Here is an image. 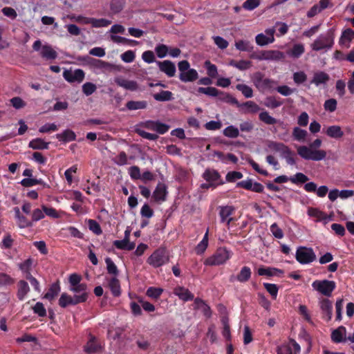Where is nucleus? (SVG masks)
Instances as JSON below:
<instances>
[{"mask_svg":"<svg viewBox=\"0 0 354 354\" xmlns=\"http://www.w3.org/2000/svg\"><path fill=\"white\" fill-rule=\"evenodd\" d=\"M153 210L147 203L144 204L140 209V214L144 218H150L153 216Z\"/></svg>","mask_w":354,"mask_h":354,"instance_id":"obj_58","label":"nucleus"},{"mask_svg":"<svg viewBox=\"0 0 354 354\" xmlns=\"http://www.w3.org/2000/svg\"><path fill=\"white\" fill-rule=\"evenodd\" d=\"M258 274L259 276H267V277H272L274 275H277V274L283 273V270H279L275 268H264L261 267L258 269Z\"/></svg>","mask_w":354,"mask_h":354,"instance_id":"obj_34","label":"nucleus"},{"mask_svg":"<svg viewBox=\"0 0 354 354\" xmlns=\"http://www.w3.org/2000/svg\"><path fill=\"white\" fill-rule=\"evenodd\" d=\"M223 133L228 138H236L239 136V131L238 128L230 125L223 131Z\"/></svg>","mask_w":354,"mask_h":354,"instance_id":"obj_46","label":"nucleus"},{"mask_svg":"<svg viewBox=\"0 0 354 354\" xmlns=\"http://www.w3.org/2000/svg\"><path fill=\"white\" fill-rule=\"evenodd\" d=\"M259 120L268 125H273L275 124H279L280 126H285L284 123L282 121L278 120L276 118L271 116L268 111H263L259 115Z\"/></svg>","mask_w":354,"mask_h":354,"instance_id":"obj_20","label":"nucleus"},{"mask_svg":"<svg viewBox=\"0 0 354 354\" xmlns=\"http://www.w3.org/2000/svg\"><path fill=\"white\" fill-rule=\"evenodd\" d=\"M337 100L334 98L327 100L324 104V109L329 112H334L337 109Z\"/></svg>","mask_w":354,"mask_h":354,"instance_id":"obj_57","label":"nucleus"},{"mask_svg":"<svg viewBox=\"0 0 354 354\" xmlns=\"http://www.w3.org/2000/svg\"><path fill=\"white\" fill-rule=\"evenodd\" d=\"M353 39L354 31L351 28H347L342 32L339 44L340 46L348 48L350 47V43Z\"/></svg>","mask_w":354,"mask_h":354,"instance_id":"obj_15","label":"nucleus"},{"mask_svg":"<svg viewBox=\"0 0 354 354\" xmlns=\"http://www.w3.org/2000/svg\"><path fill=\"white\" fill-rule=\"evenodd\" d=\"M260 5V0H246L243 3V8L247 10H253Z\"/></svg>","mask_w":354,"mask_h":354,"instance_id":"obj_60","label":"nucleus"},{"mask_svg":"<svg viewBox=\"0 0 354 354\" xmlns=\"http://www.w3.org/2000/svg\"><path fill=\"white\" fill-rule=\"evenodd\" d=\"M208 245V232L205 233L202 241L195 248V252L197 254H202Z\"/></svg>","mask_w":354,"mask_h":354,"instance_id":"obj_41","label":"nucleus"},{"mask_svg":"<svg viewBox=\"0 0 354 354\" xmlns=\"http://www.w3.org/2000/svg\"><path fill=\"white\" fill-rule=\"evenodd\" d=\"M17 298L19 300L23 301L30 291L28 283L24 280H20L17 283Z\"/></svg>","mask_w":354,"mask_h":354,"instance_id":"obj_25","label":"nucleus"},{"mask_svg":"<svg viewBox=\"0 0 354 354\" xmlns=\"http://www.w3.org/2000/svg\"><path fill=\"white\" fill-rule=\"evenodd\" d=\"M33 312L37 314L39 317H45L46 315V310L44 306L41 302H37L32 307Z\"/></svg>","mask_w":354,"mask_h":354,"instance_id":"obj_61","label":"nucleus"},{"mask_svg":"<svg viewBox=\"0 0 354 354\" xmlns=\"http://www.w3.org/2000/svg\"><path fill=\"white\" fill-rule=\"evenodd\" d=\"M101 349V346L97 343L95 337L91 336L90 339L84 346V351L88 354H94L99 352Z\"/></svg>","mask_w":354,"mask_h":354,"instance_id":"obj_22","label":"nucleus"},{"mask_svg":"<svg viewBox=\"0 0 354 354\" xmlns=\"http://www.w3.org/2000/svg\"><path fill=\"white\" fill-rule=\"evenodd\" d=\"M307 136V131L299 127H296L292 130V137L297 141L304 142Z\"/></svg>","mask_w":354,"mask_h":354,"instance_id":"obj_38","label":"nucleus"},{"mask_svg":"<svg viewBox=\"0 0 354 354\" xmlns=\"http://www.w3.org/2000/svg\"><path fill=\"white\" fill-rule=\"evenodd\" d=\"M292 183H305L308 180L307 176L303 173L298 172L294 176H292L289 179Z\"/></svg>","mask_w":354,"mask_h":354,"instance_id":"obj_50","label":"nucleus"},{"mask_svg":"<svg viewBox=\"0 0 354 354\" xmlns=\"http://www.w3.org/2000/svg\"><path fill=\"white\" fill-rule=\"evenodd\" d=\"M267 151L272 152H279L281 156L283 153L289 152V147L281 142L268 141L267 143Z\"/></svg>","mask_w":354,"mask_h":354,"instance_id":"obj_14","label":"nucleus"},{"mask_svg":"<svg viewBox=\"0 0 354 354\" xmlns=\"http://www.w3.org/2000/svg\"><path fill=\"white\" fill-rule=\"evenodd\" d=\"M174 293L177 295L179 299L185 301L194 299V295L188 289L182 286L176 287L174 290Z\"/></svg>","mask_w":354,"mask_h":354,"instance_id":"obj_19","label":"nucleus"},{"mask_svg":"<svg viewBox=\"0 0 354 354\" xmlns=\"http://www.w3.org/2000/svg\"><path fill=\"white\" fill-rule=\"evenodd\" d=\"M173 94L169 91H161L160 93L153 94V98L158 102H167L173 99Z\"/></svg>","mask_w":354,"mask_h":354,"instance_id":"obj_40","label":"nucleus"},{"mask_svg":"<svg viewBox=\"0 0 354 354\" xmlns=\"http://www.w3.org/2000/svg\"><path fill=\"white\" fill-rule=\"evenodd\" d=\"M70 291L76 293L75 295H82L84 297L83 303L86 302L88 298V286L85 283H80L78 285L69 288Z\"/></svg>","mask_w":354,"mask_h":354,"instance_id":"obj_17","label":"nucleus"},{"mask_svg":"<svg viewBox=\"0 0 354 354\" xmlns=\"http://www.w3.org/2000/svg\"><path fill=\"white\" fill-rule=\"evenodd\" d=\"M251 274V269L248 266H243L236 278L239 282L244 283L250 279Z\"/></svg>","mask_w":354,"mask_h":354,"instance_id":"obj_35","label":"nucleus"},{"mask_svg":"<svg viewBox=\"0 0 354 354\" xmlns=\"http://www.w3.org/2000/svg\"><path fill=\"white\" fill-rule=\"evenodd\" d=\"M88 228L91 231H92L96 235H100L102 233V230L100 224L93 219L88 220Z\"/></svg>","mask_w":354,"mask_h":354,"instance_id":"obj_48","label":"nucleus"},{"mask_svg":"<svg viewBox=\"0 0 354 354\" xmlns=\"http://www.w3.org/2000/svg\"><path fill=\"white\" fill-rule=\"evenodd\" d=\"M85 73L82 69H76L73 72L68 70H65L63 73L64 78L68 82H82L84 79Z\"/></svg>","mask_w":354,"mask_h":354,"instance_id":"obj_9","label":"nucleus"},{"mask_svg":"<svg viewBox=\"0 0 354 354\" xmlns=\"http://www.w3.org/2000/svg\"><path fill=\"white\" fill-rule=\"evenodd\" d=\"M267 60L280 61L284 59L285 55L283 52L277 50H267Z\"/></svg>","mask_w":354,"mask_h":354,"instance_id":"obj_36","label":"nucleus"},{"mask_svg":"<svg viewBox=\"0 0 354 354\" xmlns=\"http://www.w3.org/2000/svg\"><path fill=\"white\" fill-rule=\"evenodd\" d=\"M204 264L205 266H219L221 264V253L219 252V250H217L216 254L212 256L208 257L205 259Z\"/></svg>","mask_w":354,"mask_h":354,"instance_id":"obj_37","label":"nucleus"},{"mask_svg":"<svg viewBox=\"0 0 354 354\" xmlns=\"http://www.w3.org/2000/svg\"><path fill=\"white\" fill-rule=\"evenodd\" d=\"M28 147L32 149H48L49 147V142H45L41 138H35L30 141Z\"/></svg>","mask_w":354,"mask_h":354,"instance_id":"obj_30","label":"nucleus"},{"mask_svg":"<svg viewBox=\"0 0 354 354\" xmlns=\"http://www.w3.org/2000/svg\"><path fill=\"white\" fill-rule=\"evenodd\" d=\"M167 194V186L159 183L153 192L152 197L156 202L165 201Z\"/></svg>","mask_w":354,"mask_h":354,"instance_id":"obj_13","label":"nucleus"},{"mask_svg":"<svg viewBox=\"0 0 354 354\" xmlns=\"http://www.w3.org/2000/svg\"><path fill=\"white\" fill-rule=\"evenodd\" d=\"M125 3L120 0H111L110 8L113 13H119L124 8Z\"/></svg>","mask_w":354,"mask_h":354,"instance_id":"obj_47","label":"nucleus"},{"mask_svg":"<svg viewBox=\"0 0 354 354\" xmlns=\"http://www.w3.org/2000/svg\"><path fill=\"white\" fill-rule=\"evenodd\" d=\"M169 261V257L165 248H158L147 259V263L152 267L159 268Z\"/></svg>","mask_w":354,"mask_h":354,"instance_id":"obj_4","label":"nucleus"},{"mask_svg":"<svg viewBox=\"0 0 354 354\" xmlns=\"http://www.w3.org/2000/svg\"><path fill=\"white\" fill-rule=\"evenodd\" d=\"M17 225L20 228H26L32 227L33 223L32 221H29L25 216L22 215L17 220Z\"/></svg>","mask_w":354,"mask_h":354,"instance_id":"obj_64","label":"nucleus"},{"mask_svg":"<svg viewBox=\"0 0 354 354\" xmlns=\"http://www.w3.org/2000/svg\"><path fill=\"white\" fill-rule=\"evenodd\" d=\"M322 141L319 138L315 139L312 143L307 146H299L297 147V153L304 159L308 160L319 161L325 159L326 152L323 149H318L322 145Z\"/></svg>","mask_w":354,"mask_h":354,"instance_id":"obj_1","label":"nucleus"},{"mask_svg":"<svg viewBox=\"0 0 354 354\" xmlns=\"http://www.w3.org/2000/svg\"><path fill=\"white\" fill-rule=\"evenodd\" d=\"M84 297L82 295H74L73 297L63 292L59 299V305L62 308H66L68 306H75L83 303Z\"/></svg>","mask_w":354,"mask_h":354,"instance_id":"obj_7","label":"nucleus"},{"mask_svg":"<svg viewBox=\"0 0 354 354\" xmlns=\"http://www.w3.org/2000/svg\"><path fill=\"white\" fill-rule=\"evenodd\" d=\"M236 48L241 51L251 52L253 50V46L248 41L239 40L235 43Z\"/></svg>","mask_w":354,"mask_h":354,"instance_id":"obj_42","label":"nucleus"},{"mask_svg":"<svg viewBox=\"0 0 354 354\" xmlns=\"http://www.w3.org/2000/svg\"><path fill=\"white\" fill-rule=\"evenodd\" d=\"M96 89L95 84L91 82H86L82 85V91L86 96L92 95Z\"/></svg>","mask_w":354,"mask_h":354,"instance_id":"obj_53","label":"nucleus"},{"mask_svg":"<svg viewBox=\"0 0 354 354\" xmlns=\"http://www.w3.org/2000/svg\"><path fill=\"white\" fill-rule=\"evenodd\" d=\"M319 307L323 314V318L327 322L330 321L332 318L333 304L326 298L319 300Z\"/></svg>","mask_w":354,"mask_h":354,"instance_id":"obj_11","label":"nucleus"},{"mask_svg":"<svg viewBox=\"0 0 354 354\" xmlns=\"http://www.w3.org/2000/svg\"><path fill=\"white\" fill-rule=\"evenodd\" d=\"M56 138L64 142L75 140L76 135L74 131L71 129L64 130L62 133H57Z\"/></svg>","mask_w":354,"mask_h":354,"instance_id":"obj_31","label":"nucleus"},{"mask_svg":"<svg viewBox=\"0 0 354 354\" xmlns=\"http://www.w3.org/2000/svg\"><path fill=\"white\" fill-rule=\"evenodd\" d=\"M136 57V55L133 50H129L121 55V59L126 63L132 62Z\"/></svg>","mask_w":354,"mask_h":354,"instance_id":"obj_63","label":"nucleus"},{"mask_svg":"<svg viewBox=\"0 0 354 354\" xmlns=\"http://www.w3.org/2000/svg\"><path fill=\"white\" fill-rule=\"evenodd\" d=\"M41 57L46 60H53L57 57V52L50 45H44L40 51Z\"/></svg>","mask_w":354,"mask_h":354,"instance_id":"obj_21","label":"nucleus"},{"mask_svg":"<svg viewBox=\"0 0 354 354\" xmlns=\"http://www.w3.org/2000/svg\"><path fill=\"white\" fill-rule=\"evenodd\" d=\"M334 39L335 30L329 29L326 33L319 35L310 44V48L314 51H327L333 46Z\"/></svg>","mask_w":354,"mask_h":354,"instance_id":"obj_2","label":"nucleus"},{"mask_svg":"<svg viewBox=\"0 0 354 354\" xmlns=\"http://www.w3.org/2000/svg\"><path fill=\"white\" fill-rule=\"evenodd\" d=\"M312 287L315 290L322 295L330 297L331 296L333 291L335 289L336 284L335 281L327 279L316 280L313 282Z\"/></svg>","mask_w":354,"mask_h":354,"instance_id":"obj_5","label":"nucleus"},{"mask_svg":"<svg viewBox=\"0 0 354 354\" xmlns=\"http://www.w3.org/2000/svg\"><path fill=\"white\" fill-rule=\"evenodd\" d=\"M234 208L232 206L223 207V222L227 221V225L233 220L232 218L229 216L232 215Z\"/></svg>","mask_w":354,"mask_h":354,"instance_id":"obj_49","label":"nucleus"},{"mask_svg":"<svg viewBox=\"0 0 354 354\" xmlns=\"http://www.w3.org/2000/svg\"><path fill=\"white\" fill-rule=\"evenodd\" d=\"M199 93L207 95L209 96H216L218 93V91L214 87H199L198 88Z\"/></svg>","mask_w":354,"mask_h":354,"instance_id":"obj_56","label":"nucleus"},{"mask_svg":"<svg viewBox=\"0 0 354 354\" xmlns=\"http://www.w3.org/2000/svg\"><path fill=\"white\" fill-rule=\"evenodd\" d=\"M238 107L241 109L243 113H256L260 110L259 106L253 101H247L239 104Z\"/></svg>","mask_w":354,"mask_h":354,"instance_id":"obj_16","label":"nucleus"},{"mask_svg":"<svg viewBox=\"0 0 354 354\" xmlns=\"http://www.w3.org/2000/svg\"><path fill=\"white\" fill-rule=\"evenodd\" d=\"M41 208L44 212V214L47 215L48 216H49L50 218H58L60 217V214L53 207H49L45 205H42Z\"/></svg>","mask_w":354,"mask_h":354,"instance_id":"obj_51","label":"nucleus"},{"mask_svg":"<svg viewBox=\"0 0 354 354\" xmlns=\"http://www.w3.org/2000/svg\"><path fill=\"white\" fill-rule=\"evenodd\" d=\"M236 88L238 91H241L246 98H250L253 96L252 88L246 84H239L236 86Z\"/></svg>","mask_w":354,"mask_h":354,"instance_id":"obj_44","label":"nucleus"},{"mask_svg":"<svg viewBox=\"0 0 354 354\" xmlns=\"http://www.w3.org/2000/svg\"><path fill=\"white\" fill-rule=\"evenodd\" d=\"M60 286L59 282L53 283L50 285L48 292L44 295V298L53 301L60 292Z\"/></svg>","mask_w":354,"mask_h":354,"instance_id":"obj_29","label":"nucleus"},{"mask_svg":"<svg viewBox=\"0 0 354 354\" xmlns=\"http://www.w3.org/2000/svg\"><path fill=\"white\" fill-rule=\"evenodd\" d=\"M308 214L311 217L316 218L317 221H323L328 218V216L325 212L314 207L308 208Z\"/></svg>","mask_w":354,"mask_h":354,"instance_id":"obj_39","label":"nucleus"},{"mask_svg":"<svg viewBox=\"0 0 354 354\" xmlns=\"http://www.w3.org/2000/svg\"><path fill=\"white\" fill-rule=\"evenodd\" d=\"M274 32L275 30L274 28H268L265 30L266 34H258L255 37L257 44L260 46H263L273 43L274 41Z\"/></svg>","mask_w":354,"mask_h":354,"instance_id":"obj_8","label":"nucleus"},{"mask_svg":"<svg viewBox=\"0 0 354 354\" xmlns=\"http://www.w3.org/2000/svg\"><path fill=\"white\" fill-rule=\"evenodd\" d=\"M326 134L331 138L340 139L343 137L344 132L340 126L332 125L326 129Z\"/></svg>","mask_w":354,"mask_h":354,"instance_id":"obj_24","label":"nucleus"},{"mask_svg":"<svg viewBox=\"0 0 354 354\" xmlns=\"http://www.w3.org/2000/svg\"><path fill=\"white\" fill-rule=\"evenodd\" d=\"M109 288L114 297H119L121 295L120 283L117 277H113L109 281Z\"/></svg>","mask_w":354,"mask_h":354,"instance_id":"obj_32","label":"nucleus"},{"mask_svg":"<svg viewBox=\"0 0 354 354\" xmlns=\"http://www.w3.org/2000/svg\"><path fill=\"white\" fill-rule=\"evenodd\" d=\"M263 286L266 289V290L270 294L272 297L274 299H275L277 297L279 290L277 286L274 283H264Z\"/></svg>","mask_w":354,"mask_h":354,"instance_id":"obj_52","label":"nucleus"},{"mask_svg":"<svg viewBox=\"0 0 354 354\" xmlns=\"http://www.w3.org/2000/svg\"><path fill=\"white\" fill-rule=\"evenodd\" d=\"M148 103L145 100L133 101L131 100L126 103V108L129 111H135L138 109H145L147 107Z\"/></svg>","mask_w":354,"mask_h":354,"instance_id":"obj_33","label":"nucleus"},{"mask_svg":"<svg viewBox=\"0 0 354 354\" xmlns=\"http://www.w3.org/2000/svg\"><path fill=\"white\" fill-rule=\"evenodd\" d=\"M329 80L330 77L324 71H319L314 74L311 80V83L315 84L316 86H319L320 84H326Z\"/></svg>","mask_w":354,"mask_h":354,"instance_id":"obj_26","label":"nucleus"},{"mask_svg":"<svg viewBox=\"0 0 354 354\" xmlns=\"http://www.w3.org/2000/svg\"><path fill=\"white\" fill-rule=\"evenodd\" d=\"M251 80L255 87L261 93L273 89L277 84L276 81L265 77V75L261 72L254 73L251 76Z\"/></svg>","mask_w":354,"mask_h":354,"instance_id":"obj_3","label":"nucleus"},{"mask_svg":"<svg viewBox=\"0 0 354 354\" xmlns=\"http://www.w3.org/2000/svg\"><path fill=\"white\" fill-rule=\"evenodd\" d=\"M114 162L115 164L120 166H123L128 164L127 155L124 151H120L119 154L115 157Z\"/></svg>","mask_w":354,"mask_h":354,"instance_id":"obj_55","label":"nucleus"},{"mask_svg":"<svg viewBox=\"0 0 354 354\" xmlns=\"http://www.w3.org/2000/svg\"><path fill=\"white\" fill-rule=\"evenodd\" d=\"M305 51L303 44H295L287 51V54L295 59L299 58Z\"/></svg>","mask_w":354,"mask_h":354,"instance_id":"obj_28","label":"nucleus"},{"mask_svg":"<svg viewBox=\"0 0 354 354\" xmlns=\"http://www.w3.org/2000/svg\"><path fill=\"white\" fill-rule=\"evenodd\" d=\"M295 259L301 264H308L316 259V254L312 248L301 246L297 249Z\"/></svg>","mask_w":354,"mask_h":354,"instance_id":"obj_6","label":"nucleus"},{"mask_svg":"<svg viewBox=\"0 0 354 354\" xmlns=\"http://www.w3.org/2000/svg\"><path fill=\"white\" fill-rule=\"evenodd\" d=\"M156 62L159 70L167 75V77H172L175 76L176 68L174 62L170 60L156 61Z\"/></svg>","mask_w":354,"mask_h":354,"instance_id":"obj_10","label":"nucleus"},{"mask_svg":"<svg viewBox=\"0 0 354 354\" xmlns=\"http://www.w3.org/2000/svg\"><path fill=\"white\" fill-rule=\"evenodd\" d=\"M163 292L161 288L149 287L146 292V295L150 298L158 299Z\"/></svg>","mask_w":354,"mask_h":354,"instance_id":"obj_43","label":"nucleus"},{"mask_svg":"<svg viewBox=\"0 0 354 354\" xmlns=\"http://www.w3.org/2000/svg\"><path fill=\"white\" fill-rule=\"evenodd\" d=\"M33 261L31 258L25 260L24 262L19 264V268L22 272L31 271V268Z\"/></svg>","mask_w":354,"mask_h":354,"instance_id":"obj_62","label":"nucleus"},{"mask_svg":"<svg viewBox=\"0 0 354 354\" xmlns=\"http://www.w3.org/2000/svg\"><path fill=\"white\" fill-rule=\"evenodd\" d=\"M105 263L106 264V269L108 273L110 274H113L114 275V277H116V276L118 275L119 271L117 266L112 261V259L109 257H106L105 259Z\"/></svg>","mask_w":354,"mask_h":354,"instance_id":"obj_45","label":"nucleus"},{"mask_svg":"<svg viewBox=\"0 0 354 354\" xmlns=\"http://www.w3.org/2000/svg\"><path fill=\"white\" fill-rule=\"evenodd\" d=\"M155 52L159 58L165 57L168 53V46L165 44H158L155 47Z\"/></svg>","mask_w":354,"mask_h":354,"instance_id":"obj_54","label":"nucleus"},{"mask_svg":"<svg viewBox=\"0 0 354 354\" xmlns=\"http://www.w3.org/2000/svg\"><path fill=\"white\" fill-rule=\"evenodd\" d=\"M203 177L207 182L218 183L217 181L219 180L220 174L214 169H207L203 173Z\"/></svg>","mask_w":354,"mask_h":354,"instance_id":"obj_27","label":"nucleus"},{"mask_svg":"<svg viewBox=\"0 0 354 354\" xmlns=\"http://www.w3.org/2000/svg\"><path fill=\"white\" fill-rule=\"evenodd\" d=\"M115 82L118 86L130 91H135L138 89V84L134 80H129L122 77H118L115 78Z\"/></svg>","mask_w":354,"mask_h":354,"instance_id":"obj_12","label":"nucleus"},{"mask_svg":"<svg viewBox=\"0 0 354 354\" xmlns=\"http://www.w3.org/2000/svg\"><path fill=\"white\" fill-rule=\"evenodd\" d=\"M15 282L9 274L3 272H0V286L11 285Z\"/></svg>","mask_w":354,"mask_h":354,"instance_id":"obj_59","label":"nucleus"},{"mask_svg":"<svg viewBox=\"0 0 354 354\" xmlns=\"http://www.w3.org/2000/svg\"><path fill=\"white\" fill-rule=\"evenodd\" d=\"M198 78V72L194 68H191L184 73H180L179 74V79L183 82H194Z\"/></svg>","mask_w":354,"mask_h":354,"instance_id":"obj_23","label":"nucleus"},{"mask_svg":"<svg viewBox=\"0 0 354 354\" xmlns=\"http://www.w3.org/2000/svg\"><path fill=\"white\" fill-rule=\"evenodd\" d=\"M346 328L343 326H339L331 333V339L335 343H340L346 340Z\"/></svg>","mask_w":354,"mask_h":354,"instance_id":"obj_18","label":"nucleus"}]
</instances>
